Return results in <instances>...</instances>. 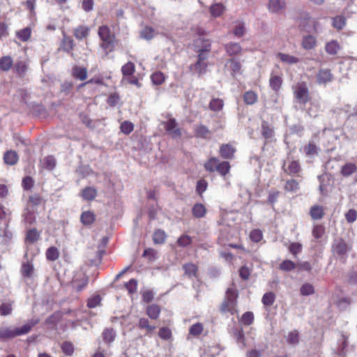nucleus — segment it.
I'll list each match as a JSON object with an SVG mask.
<instances>
[{
	"mask_svg": "<svg viewBox=\"0 0 357 357\" xmlns=\"http://www.w3.org/2000/svg\"><path fill=\"white\" fill-rule=\"evenodd\" d=\"M205 168L208 172L217 171L222 176H225L230 169V165L228 162H220L216 158H210L205 164Z\"/></svg>",
	"mask_w": 357,
	"mask_h": 357,
	"instance_id": "1",
	"label": "nucleus"
},
{
	"mask_svg": "<svg viewBox=\"0 0 357 357\" xmlns=\"http://www.w3.org/2000/svg\"><path fill=\"white\" fill-rule=\"evenodd\" d=\"M98 36L102 40L101 47L105 50H108L109 52L113 50L114 36L110 32L108 26L103 25L99 27Z\"/></svg>",
	"mask_w": 357,
	"mask_h": 357,
	"instance_id": "2",
	"label": "nucleus"
},
{
	"mask_svg": "<svg viewBox=\"0 0 357 357\" xmlns=\"http://www.w3.org/2000/svg\"><path fill=\"white\" fill-rule=\"evenodd\" d=\"M351 245L345 242L342 238L335 239L332 245V250L335 255L340 259H345L347 253L351 250Z\"/></svg>",
	"mask_w": 357,
	"mask_h": 357,
	"instance_id": "3",
	"label": "nucleus"
},
{
	"mask_svg": "<svg viewBox=\"0 0 357 357\" xmlns=\"http://www.w3.org/2000/svg\"><path fill=\"white\" fill-rule=\"evenodd\" d=\"M237 294L233 289H228L224 301L221 304L220 310L223 312H230L231 313L235 310L236 305Z\"/></svg>",
	"mask_w": 357,
	"mask_h": 357,
	"instance_id": "4",
	"label": "nucleus"
},
{
	"mask_svg": "<svg viewBox=\"0 0 357 357\" xmlns=\"http://www.w3.org/2000/svg\"><path fill=\"white\" fill-rule=\"evenodd\" d=\"M38 322V319H32L21 327H8L3 335H23L30 332L31 328Z\"/></svg>",
	"mask_w": 357,
	"mask_h": 357,
	"instance_id": "5",
	"label": "nucleus"
},
{
	"mask_svg": "<svg viewBox=\"0 0 357 357\" xmlns=\"http://www.w3.org/2000/svg\"><path fill=\"white\" fill-rule=\"evenodd\" d=\"M295 98L300 103H306L310 100L309 90L307 84L304 82L298 83L294 88Z\"/></svg>",
	"mask_w": 357,
	"mask_h": 357,
	"instance_id": "6",
	"label": "nucleus"
},
{
	"mask_svg": "<svg viewBox=\"0 0 357 357\" xmlns=\"http://www.w3.org/2000/svg\"><path fill=\"white\" fill-rule=\"evenodd\" d=\"M316 25V20L310 17L307 13H304L300 18L299 27L307 33L317 31Z\"/></svg>",
	"mask_w": 357,
	"mask_h": 357,
	"instance_id": "7",
	"label": "nucleus"
},
{
	"mask_svg": "<svg viewBox=\"0 0 357 357\" xmlns=\"http://www.w3.org/2000/svg\"><path fill=\"white\" fill-rule=\"evenodd\" d=\"M316 79L319 84L326 85L333 81V76L329 69L322 68L316 75Z\"/></svg>",
	"mask_w": 357,
	"mask_h": 357,
	"instance_id": "8",
	"label": "nucleus"
},
{
	"mask_svg": "<svg viewBox=\"0 0 357 357\" xmlns=\"http://www.w3.org/2000/svg\"><path fill=\"white\" fill-rule=\"evenodd\" d=\"M282 168L284 171L291 176L298 175L301 172V167L298 161L287 160L285 161Z\"/></svg>",
	"mask_w": 357,
	"mask_h": 357,
	"instance_id": "9",
	"label": "nucleus"
},
{
	"mask_svg": "<svg viewBox=\"0 0 357 357\" xmlns=\"http://www.w3.org/2000/svg\"><path fill=\"white\" fill-rule=\"evenodd\" d=\"M165 128L173 138L181 136V130L177 127V123L174 119H170L165 123Z\"/></svg>",
	"mask_w": 357,
	"mask_h": 357,
	"instance_id": "10",
	"label": "nucleus"
},
{
	"mask_svg": "<svg viewBox=\"0 0 357 357\" xmlns=\"http://www.w3.org/2000/svg\"><path fill=\"white\" fill-rule=\"evenodd\" d=\"M236 149L230 144H222L220 149V153L225 159H231L234 157Z\"/></svg>",
	"mask_w": 357,
	"mask_h": 357,
	"instance_id": "11",
	"label": "nucleus"
},
{
	"mask_svg": "<svg viewBox=\"0 0 357 357\" xmlns=\"http://www.w3.org/2000/svg\"><path fill=\"white\" fill-rule=\"evenodd\" d=\"M285 8L283 0H269L268 9L272 13H280Z\"/></svg>",
	"mask_w": 357,
	"mask_h": 357,
	"instance_id": "12",
	"label": "nucleus"
},
{
	"mask_svg": "<svg viewBox=\"0 0 357 357\" xmlns=\"http://www.w3.org/2000/svg\"><path fill=\"white\" fill-rule=\"evenodd\" d=\"M73 34L77 40H81L88 37L89 28L86 26L80 25L74 29Z\"/></svg>",
	"mask_w": 357,
	"mask_h": 357,
	"instance_id": "13",
	"label": "nucleus"
},
{
	"mask_svg": "<svg viewBox=\"0 0 357 357\" xmlns=\"http://www.w3.org/2000/svg\"><path fill=\"white\" fill-rule=\"evenodd\" d=\"M261 135L268 140H271L274 137L273 128L266 121H263L261 123Z\"/></svg>",
	"mask_w": 357,
	"mask_h": 357,
	"instance_id": "14",
	"label": "nucleus"
},
{
	"mask_svg": "<svg viewBox=\"0 0 357 357\" xmlns=\"http://www.w3.org/2000/svg\"><path fill=\"white\" fill-rule=\"evenodd\" d=\"M316 38L312 35H306L303 37L302 47L305 50H312L316 45Z\"/></svg>",
	"mask_w": 357,
	"mask_h": 357,
	"instance_id": "15",
	"label": "nucleus"
},
{
	"mask_svg": "<svg viewBox=\"0 0 357 357\" xmlns=\"http://www.w3.org/2000/svg\"><path fill=\"white\" fill-rule=\"evenodd\" d=\"M277 58L279 59L282 62L287 64H295L299 61L298 58L281 52L277 54Z\"/></svg>",
	"mask_w": 357,
	"mask_h": 357,
	"instance_id": "16",
	"label": "nucleus"
},
{
	"mask_svg": "<svg viewBox=\"0 0 357 357\" xmlns=\"http://www.w3.org/2000/svg\"><path fill=\"white\" fill-rule=\"evenodd\" d=\"M356 170L357 167L355 164L352 162H347L342 167L340 172L343 176L347 177L356 172Z\"/></svg>",
	"mask_w": 357,
	"mask_h": 357,
	"instance_id": "17",
	"label": "nucleus"
},
{
	"mask_svg": "<svg viewBox=\"0 0 357 357\" xmlns=\"http://www.w3.org/2000/svg\"><path fill=\"white\" fill-rule=\"evenodd\" d=\"M97 195L96 190L93 187H86L82 192V197L84 200L91 201L96 198Z\"/></svg>",
	"mask_w": 357,
	"mask_h": 357,
	"instance_id": "18",
	"label": "nucleus"
},
{
	"mask_svg": "<svg viewBox=\"0 0 357 357\" xmlns=\"http://www.w3.org/2000/svg\"><path fill=\"white\" fill-rule=\"evenodd\" d=\"M242 48L238 43H229L225 45V50L229 56H234L241 52Z\"/></svg>",
	"mask_w": 357,
	"mask_h": 357,
	"instance_id": "19",
	"label": "nucleus"
},
{
	"mask_svg": "<svg viewBox=\"0 0 357 357\" xmlns=\"http://www.w3.org/2000/svg\"><path fill=\"white\" fill-rule=\"evenodd\" d=\"M229 65V68L231 71V75L234 76L236 73H241V65L239 61L235 59H229L226 63L225 66H228Z\"/></svg>",
	"mask_w": 357,
	"mask_h": 357,
	"instance_id": "20",
	"label": "nucleus"
},
{
	"mask_svg": "<svg viewBox=\"0 0 357 357\" xmlns=\"http://www.w3.org/2000/svg\"><path fill=\"white\" fill-rule=\"evenodd\" d=\"M3 159L6 164L13 165L17 163L18 155L15 151H8L5 153Z\"/></svg>",
	"mask_w": 357,
	"mask_h": 357,
	"instance_id": "21",
	"label": "nucleus"
},
{
	"mask_svg": "<svg viewBox=\"0 0 357 357\" xmlns=\"http://www.w3.org/2000/svg\"><path fill=\"white\" fill-rule=\"evenodd\" d=\"M183 268L185 271V275L189 278L192 276H197V267L192 263H188L183 266Z\"/></svg>",
	"mask_w": 357,
	"mask_h": 357,
	"instance_id": "22",
	"label": "nucleus"
},
{
	"mask_svg": "<svg viewBox=\"0 0 357 357\" xmlns=\"http://www.w3.org/2000/svg\"><path fill=\"white\" fill-rule=\"evenodd\" d=\"M73 75L77 79L85 80L87 77V70L86 68L75 66L73 70Z\"/></svg>",
	"mask_w": 357,
	"mask_h": 357,
	"instance_id": "23",
	"label": "nucleus"
},
{
	"mask_svg": "<svg viewBox=\"0 0 357 357\" xmlns=\"http://www.w3.org/2000/svg\"><path fill=\"white\" fill-rule=\"evenodd\" d=\"M193 215L197 218H202L205 215L206 209L202 204H196L192 209Z\"/></svg>",
	"mask_w": 357,
	"mask_h": 357,
	"instance_id": "24",
	"label": "nucleus"
},
{
	"mask_svg": "<svg viewBox=\"0 0 357 357\" xmlns=\"http://www.w3.org/2000/svg\"><path fill=\"white\" fill-rule=\"evenodd\" d=\"M13 66V59L10 56H5L0 59V69L8 71Z\"/></svg>",
	"mask_w": 357,
	"mask_h": 357,
	"instance_id": "25",
	"label": "nucleus"
},
{
	"mask_svg": "<svg viewBox=\"0 0 357 357\" xmlns=\"http://www.w3.org/2000/svg\"><path fill=\"white\" fill-rule=\"evenodd\" d=\"M326 52L331 55H335L340 50V45L336 40H332L326 45Z\"/></svg>",
	"mask_w": 357,
	"mask_h": 357,
	"instance_id": "26",
	"label": "nucleus"
},
{
	"mask_svg": "<svg viewBox=\"0 0 357 357\" xmlns=\"http://www.w3.org/2000/svg\"><path fill=\"white\" fill-rule=\"evenodd\" d=\"M310 213L313 220H319L322 218L324 215L323 207L320 206H312Z\"/></svg>",
	"mask_w": 357,
	"mask_h": 357,
	"instance_id": "27",
	"label": "nucleus"
},
{
	"mask_svg": "<svg viewBox=\"0 0 357 357\" xmlns=\"http://www.w3.org/2000/svg\"><path fill=\"white\" fill-rule=\"evenodd\" d=\"M160 312V307L158 305H151L148 306L146 309V313L148 316L153 319H156Z\"/></svg>",
	"mask_w": 357,
	"mask_h": 357,
	"instance_id": "28",
	"label": "nucleus"
},
{
	"mask_svg": "<svg viewBox=\"0 0 357 357\" xmlns=\"http://www.w3.org/2000/svg\"><path fill=\"white\" fill-rule=\"evenodd\" d=\"M17 38L22 42L28 41L31 35V30L29 27H26L22 30L17 31Z\"/></svg>",
	"mask_w": 357,
	"mask_h": 357,
	"instance_id": "29",
	"label": "nucleus"
},
{
	"mask_svg": "<svg viewBox=\"0 0 357 357\" xmlns=\"http://www.w3.org/2000/svg\"><path fill=\"white\" fill-rule=\"evenodd\" d=\"M196 47L202 52H208L211 50V43L207 40L199 38L196 40Z\"/></svg>",
	"mask_w": 357,
	"mask_h": 357,
	"instance_id": "30",
	"label": "nucleus"
},
{
	"mask_svg": "<svg viewBox=\"0 0 357 357\" xmlns=\"http://www.w3.org/2000/svg\"><path fill=\"white\" fill-rule=\"evenodd\" d=\"M61 45L63 50L69 53L74 47V41L70 36L64 35Z\"/></svg>",
	"mask_w": 357,
	"mask_h": 357,
	"instance_id": "31",
	"label": "nucleus"
},
{
	"mask_svg": "<svg viewBox=\"0 0 357 357\" xmlns=\"http://www.w3.org/2000/svg\"><path fill=\"white\" fill-rule=\"evenodd\" d=\"M243 100L247 105H253L257 100V95L252 91H248L244 93Z\"/></svg>",
	"mask_w": 357,
	"mask_h": 357,
	"instance_id": "32",
	"label": "nucleus"
},
{
	"mask_svg": "<svg viewBox=\"0 0 357 357\" xmlns=\"http://www.w3.org/2000/svg\"><path fill=\"white\" fill-rule=\"evenodd\" d=\"M282 82V78L280 76L275 75H271L269 80L270 86L274 91L279 90L281 86Z\"/></svg>",
	"mask_w": 357,
	"mask_h": 357,
	"instance_id": "33",
	"label": "nucleus"
},
{
	"mask_svg": "<svg viewBox=\"0 0 357 357\" xmlns=\"http://www.w3.org/2000/svg\"><path fill=\"white\" fill-rule=\"evenodd\" d=\"M80 219H81V222L84 225H91V223H93V222L94 221L95 215L93 213H91L90 211H86V212L82 213V214L81 215Z\"/></svg>",
	"mask_w": 357,
	"mask_h": 357,
	"instance_id": "34",
	"label": "nucleus"
},
{
	"mask_svg": "<svg viewBox=\"0 0 357 357\" xmlns=\"http://www.w3.org/2000/svg\"><path fill=\"white\" fill-rule=\"evenodd\" d=\"M56 166V160L53 156L45 157L43 160V167L47 170H52Z\"/></svg>",
	"mask_w": 357,
	"mask_h": 357,
	"instance_id": "35",
	"label": "nucleus"
},
{
	"mask_svg": "<svg viewBox=\"0 0 357 357\" xmlns=\"http://www.w3.org/2000/svg\"><path fill=\"white\" fill-rule=\"evenodd\" d=\"M223 106V100L219 98H213L209 104V108L214 112H219L222 110Z\"/></svg>",
	"mask_w": 357,
	"mask_h": 357,
	"instance_id": "36",
	"label": "nucleus"
},
{
	"mask_svg": "<svg viewBox=\"0 0 357 357\" xmlns=\"http://www.w3.org/2000/svg\"><path fill=\"white\" fill-rule=\"evenodd\" d=\"M166 238V234L164 231L161 229L156 230L153 236V242L156 244L163 243Z\"/></svg>",
	"mask_w": 357,
	"mask_h": 357,
	"instance_id": "37",
	"label": "nucleus"
},
{
	"mask_svg": "<svg viewBox=\"0 0 357 357\" xmlns=\"http://www.w3.org/2000/svg\"><path fill=\"white\" fill-rule=\"evenodd\" d=\"M196 136L202 138H207L211 135V131L205 126L201 125L196 130Z\"/></svg>",
	"mask_w": 357,
	"mask_h": 357,
	"instance_id": "38",
	"label": "nucleus"
},
{
	"mask_svg": "<svg viewBox=\"0 0 357 357\" xmlns=\"http://www.w3.org/2000/svg\"><path fill=\"white\" fill-rule=\"evenodd\" d=\"M151 78L153 84L155 85L162 84L165 79L164 74L160 71L153 73Z\"/></svg>",
	"mask_w": 357,
	"mask_h": 357,
	"instance_id": "39",
	"label": "nucleus"
},
{
	"mask_svg": "<svg viewBox=\"0 0 357 357\" xmlns=\"http://www.w3.org/2000/svg\"><path fill=\"white\" fill-rule=\"evenodd\" d=\"M346 24V19L344 16L338 15L333 19V25L335 28L340 30Z\"/></svg>",
	"mask_w": 357,
	"mask_h": 357,
	"instance_id": "40",
	"label": "nucleus"
},
{
	"mask_svg": "<svg viewBox=\"0 0 357 357\" xmlns=\"http://www.w3.org/2000/svg\"><path fill=\"white\" fill-rule=\"evenodd\" d=\"M300 291L303 296H310L314 293V288L312 284L307 282L301 286Z\"/></svg>",
	"mask_w": 357,
	"mask_h": 357,
	"instance_id": "41",
	"label": "nucleus"
},
{
	"mask_svg": "<svg viewBox=\"0 0 357 357\" xmlns=\"http://www.w3.org/2000/svg\"><path fill=\"white\" fill-rule=\"evenodd\" d=\"M59 253L56 248L50 247L47 250L46 257L50 261H55L59 258Z\"/></svg>",
	"mask_w": 357,
	"mask_h": 357,
	"instance_id": "42",
	"label": "nucleus"
},
{
	"mask_svg": "<svg viewBox=\"0 0 357 357\" xmlns=\"http://www.w3.org/2000/svg\"><path fill=\"white\" fill-rule=\"evenodd\" d=\"M155 36V30L149 26L144 27L142 31H141V36L142 38L146 39V40H151Z\"/></svg>",
	"mask_w": 357,
	"mask_h": 357,
	"instance_id": "43",
	"label": "nucleus"
},
{
	"mask_svg": "<svg viewBox=\"0 0 357 357\" xmlns=\"http://www.w3.org/2000/svg\"><path fill=\"white\" fill-rule=\"evenodd\" d=\"M275 299V294L272 292H268L263 296L261 301L264 305L271 306L273 304Z\"/></svg>",
	"mask_w": 357,
	"mask_h": 357,
	"instance_id": "44",
	"label": "nucleus"
},
{
	"mask_svg": "<svg viewBox=\"0 0 357 357\" xmlns=\"http://www.w3.org/2000/svg\"><path fill=\"white\" fill-rule=\"evenodd\" d=\"M39 236V232L36 229H33L28 231L26 239L29 243H33L38 240Z\"/></svg>",
	"mask_w": 357,
	"mask_h": 357,
	"instance_id": "45",
	"label": "nucleus"
},
{
	"mask_svg": "<svg viewBox=\"0 0 357 357\" xmlns=\"http://www.w3.org/2000/svg\"><path fill=\"white\" fill-rule=\"evenodd\" d=\"M193 68L199 75H202L206 72L207 63L206 61H197L193 66Z\"/></svg>",
	"mask_w": 357,
	"mask_h": 357,
	"instance_id": "46",
	"label": "nucleus"
},
{
	"mask_svg": "<svg viewBox=\"0 0 357 357\" xmlns=\"http://www.w3.org/2000/svg\"><path fill=\"white\" fill-rule=\"evenodd\" d=\"M15 68L17 75L23 77L27 71L28 66L25 63L20 61L15 64Z\"/></svg>",
	"mask_w": 357,
	"mask_h": 357,
	"instance_id": "47",
	"label": "nucleus"
},
{
	"mask_svg": "<svg viewBox=\"0 0 357 357\" xmlns=\"http://www.w3.org/2000/svg\"><path fill=\"white\" fill-rule=\"evenodd\" d=\"M298 183L294 180H289L286 182L284 185V190L288 192H295L298 189Z\"/></svg>",
	"mask_w": 357,
	"mask_h": 357,
	"instance_id": "48",
	"label": "nucleus"
},
{
	"mask_svg": "<svg viewBox=\"0 0 357 357\" xmlns=\"http://www.w3.org/2000/svg\"><path fill=\"white\" fill-rule=\"evenodd\" d=\"M62 351L67 356H72L74 353V346L70 342H64L61 344Z\"/></svg>",
	"mask_w": 357,
	"mask_h": 357,
	"instance_id": "49",
	"label": "nucleus"
},
{
	"mask_svg": "<svg viewBox=\"0 0 357 357\" xmlns=\"http://www.w3.org/2000/svg\"><path fill=\"white\" fill-rule=\"evenodd\" d=\"M224 11V6L221 3H215L211 7V13L214 17H219Z\"/></svg>",
	"mask_w": 357,
	"mask_h": 357,
	"instance_id": "50",
	"label": "nucleus"
},
{
	"mask_svg": "<svg viewBox=\"0 0 357 357\" xmlns=\"http://www.w3.org/2000/svg\"><path fill=\"white\" fill-rule=\"evenodd\" d=\"M122 73L124 76L131 75L135 72V65L132 62H128L123 66L121 68Z\"/></svg>",
	"mask_w": 357,
	"mask_h": 357,
	"instance_id": "51",
	"label": "nucleus"
},
{
	"mask_svg": "<svg viewBox=\"0 0 357 357\" xmlns=\"http://www.w3.org/2000/svg\"><path fill=\"white\" fill-rule=\"evenodd\" d=\"M317 146L314 144L310 142L304 147L305 154L309 156L317 155Z\"/></svg>",
	"mask_w": 357,
	"mask_h": 357,
	"instance_id": "52",
	"label": "nucleus"
},
{
	"mask_svg": "<svg viewBox=\"0 0 357 357\" xmlns=\"http://www.w3.org/2000/svg\"><path fill=\"white\" fill-rule=\"evenodd\" d=\"M296 266L295 263L293 262L292 261L284 260L280 264V268L284 271H290L294 270L296 268Z\"/></svg>",
	"mask_w": 357,
	"mask_h": 357,
	"instance_id": "53",
	"label": "nucleus"
},
{
	"mask_svg": "<svg viewBox=\"0 0 357 357\" xmlns=\"http://www.w3.org/2000/svg\"><path fill=\"white\" fill-rule=\"evenodd\" d=\"M125 287L130 294H132L137 291V281L135 279L130 280L126 283Z\"/></svg>",
	"mask_w": 357,
	"mask_h": 357,
	"instance_id": "54",
	"label": "nucleus"
},
{
	"mask_svg": "<svg viewBox=\"0 0 357 357\" xmlns=\"http://www.w3.org/2000/svg\"><path fill=\"white\" fill-rule=\"evenodd\" d=\"M245 31V24L243 22L238 23L232 31L233 33L237 37L243 36Z\"/></svg>",
	"mask_w": 357,
	"mask_h": 357,
	"instance_id": "55",
	"label": "nucleus"
},
{
	"mask_svg": "<svg viewBox=\"0 0 357 357\" xmlns=\"http://www.w3.org/2000/svg\"><path fill=\"white\" fill-rule=\"evenodd\" d=\"M134 129V125L130 121H124L121 125V130L126 135L130 134Z\"/></svg>",
	"mask_w": 357,
	"mask_h": 357,
	"instance_id": "56",
	"label": "nucleus"
},
{
	"mask_svg": "<svg viewBox=\"0 0 357 357\" xmlns=\"http://www.w3.org/2000/svg\"><path fill=\"white\" fill-rule=\"evenodd\" d=\"M203 331V325L201 323L193 324L190 328L189 335H200Z\"/></svg>",
	"mask_w": 357,
	"mask_h": 357,
	"instance_id": "57",
	"label": "nucleus"
},
{
	"mask_svg": "<svg viewBox=\"0 0 357 357\" xmlns=\"http://www.w3.org/2000/svg\"><path fill=\"white\" fill-rule=\"evenodd\" d=\"M289 252L296 257L302 250V245L299 243H292L289 248Z\"/></svg>",
	"mask_w": 357,
	"mask_h": 357,
	"instance_id": "58",
	"label": "nucleus"
},
{
	"mask_svg": "<svg viewBox=\"0 0 357 357\" xmlns=\"http://www.w3.org/2000/svg\"><path fill=\"white\" fill-rule=\"evenodd\" d=\"M33 266L29 263H26L22 265V273L25 277H31L33 273Z\"/></svg>",
	"mask_w": 357,
	"mask_h": 357,
	"instance_id": "59",
	"label": "nucleus"
},
{
	"mask_svg": "<svg viewBox=\"0 0 357 357\" xmlns=\"http://www.w3.org/2000/svg\"><path fill=\"white\" fill-rule=\"evenodd\" d=\"M12 312V305L10 303H2L0 305V314L3 316H6Z\"/></svg>",
	"mask_w": 357,
	"mask_h": 357,
	"instance_id": "60",
	"label": "nucleus"
},
{
	"mask_svg": "<svg viewBox=\"0 0 357 357\" xmlns=\"http://www.w3.org/2000/svg\"><path fill=\"white\" fill-rule=\"evenodd\" d=\"M253 319V313L251 312H247L243 314L241 321L245 325H250L252 323Z\"/></svg>",
	"mask_w": 357,
	"mask_h": 357,
	"instance_id": "61",
	"label": "nucleus"
},
{
	"mask_svg": "<svg viewBox=\"0 0 357 357\" xmlns=\"http://www.w3.org/2000/svg\"><path fill=\"white\" fill-rule=\"evenodd\" d=\"M345 218L348 222H354L357 218V211L354 209H349L345 214Z\"/></svg>",
	"mask_w": 357,
	"mask_h": 357,
	"instance_id": "62",
	"label": "nucleus"
},
{
	"mask_svg": "<svg viewBox=\"0 0 357 357\" xmlns=\"http://www.w3.org/2000/svg\"><path fill=\"white\" fill-rule=\"evenodd\" d=\"M324 232V227L320 225H317L313 228L312 235L315 238L319 239L322 237Z\"/></svg>",
	"mask_w": 357,
	"mask_h": 357,
	"instance_id": "63",
	"label": "nucleus"
},
{
	"mask_svg": "<svg viewBox=\"0 0 357 357\" xmlns=\"http://www.w3.org/2000/svg\"><path fill=\"white\" fill-rule=\"evenodd\" d=\"M191 242V238L187 235H183L178 239V244L182 247L189 245Z\"/></svg>",
	"mask_w": 357,
	"mask_h": 357,
	"instance_id": "64",
	"label": "nucleus"
}]
</instances>
